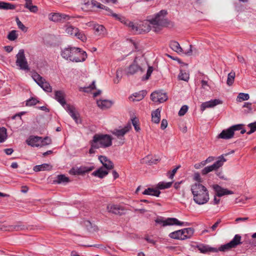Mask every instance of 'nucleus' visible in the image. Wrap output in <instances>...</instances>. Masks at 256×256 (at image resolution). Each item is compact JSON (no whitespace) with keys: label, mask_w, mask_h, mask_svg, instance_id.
<instances>
[{"label":"nucleus","mask_w":256,"mask_h":256,"mask_svg":"<svg viewBox=\"0 0 256 256\" xmlns=\"http://www.w3.org/2000/svg\"><path fill=\"white\" fill-rule=\"evenodd\" d=\"M166 11L162 10L156 14L154 18L150 20L140 22L137 25H135L134 22L126 20L124 18L116 14L112 13V16L128 26L134 32L140 34L142 32H148L151 28H152L154 32H158L164 28L170 26V22L166 18Z\"/></svg>","instance_id":"obj_1"},{"label":"nucleus","mask_w":256,"mask_h":256,"mask_svg":"<svg viewBox=\"0 0 256 256\" xmlns=\"http://www.w3.org/2000/svg\"><path fill=\"white\" fill-rule=\"evenodd\" d=\"M241 236L239 234H236L230 242L225 244L222 245L219 247L218 250L204 244H198L196 246V248L202 254L216 252L218 250L220 252H226L230 250L233 248H236L238 246L241 244Z\"/></svg>","instance_id":"obj_2"},{"label":"nucleus","mask_w":256,"mask_h":256,"mask_svg":"<svg viewBox=\"0 0 256 256\" xmlns=\"http://www.w3.org/2000/svg\"><path fill=\"white\" fill-rule=\"evenodd\" d=\"M194 202L200 205L207 203L210 200L208 188L202 184L194 183L190 186Z\"/></svg>","instance_id":"obj_3"},{"label":"nucleus","mask_w":256,"mask_h":256,"mask_svg":"<svg viewBox=\"0 0 256 256\" xmlns=\"http://www.w3.org/2000/svg\"><path fill=\"white\" fill-rule=\"evenodd\" d=\"M54 98L56 100L63 108L68 112L72 118L75 120L76 123L80 121V115L76 111L75 107L67 104L66 100V94L64 90H55L54 92Z\"/></svg>","instance_id":"obj_4"},{"label":"nucleus","mask_w":256,"mask_h":256,"mask_svg":"<svg viewBox=\"0 0 256 256\" xmlns=\"http://www.w3.org/2000/svg\"><path fill=\"white\" fill-rule=\"evenodd\" d=\"M112 138L108 134H96L92 140L90 141V148L89 153L93 154L95 153L96 150L100 148H106L112 145Z\"/></svg>","instance_id":"obj_5"},{"label":"nucleus","mask_w":256,"mask_h":256,"mask_svg":"<svg viewBox=\"0 0 256 256\" xmlns=\"http://www.w3.org/2000/svg\"><path fill=\"white\" fill-rule=\"evenodd\" d=\"M157 224L164 227L171 226H188L189 224L187 222H180L176 218H164L162 216H158L155 220Z\"/></svg>","instance_id":"obj_6"},{"label":"nucleus","mask_w":256,"mask_h":256,"mask_svg":"<svg viewBox=\"0 0 256 256\" xmlns=\"http://www.w3.org/2000/svg\"><path fill=\"white\" fill-rule=\"evenodd\" d=\"M26 142L28 145L32 146H44L50 144L52 143L51 139L48 137H46L42 138V137L37 136H30L26 140Z\"/></svg>","instance_id":"obj_7"},{"label":"nucleus","mask_w":256,"mask_h":256,"mask_svg":"<svg viewBox=\"0 0 256 256\" xmlns=\"http://www.w3.org/2000/svg\"><path fill=\"white\" fill-rule=\"evenodd\" d=\"M65 32L69 35L74 36L82 42L86 40V36L84 32L80 30L78 28L75 27L70 24H66L65 26Z\"/></svg>","instance_id":"obj_8"},{"label":"nucleus","mask_w":256,"mask_h":256,"mask_svg":"<svg viewBox=\"0 0 256 256\" xmlns=\"http://www.w3.org/2000/svg\"><path fill=\"white\" fill-rule=\"evenodd\" d=\"M34 80L46 92H51L52 88L48 82L42 76L36 72L32 74V76Z\"/></svg>","instance_id":"obj_9"},{"label":"nucleus","mask_w":256,"mask_h":256,"mask_svg":"<svg viewBox=\"0 0 256 256\" xmlns=\"http://www.w3.org/2000/svg\"><path fill=\"white\" fill-rule=\"evenodd\" d=\"M226 159L222 155L220 156L218 158V160H216L213 164L206 166L202 170V174L206 175L213 170H217L223 166L224 162H226Z\"/></svg>","instance_id":"obj_10"},{"label":"nucleus","mask_w":256,"mask_h":256,"mask_svg":"<svg viewBox=\"0 0 256 256\" xmlns=\"http://www.w3.org/2000/svg\"><path fill=\"white\" fill-rule=\"evenodd\" d=\"M87 57L85 52L78 48H73V52L71 55L70 60L74 62L84 61Z\"/></svg>","instance_id":"obj_11"},{"label":"nucleus","mask_w":256,"mask_h":256,"mask_svg":"<svg viewBox=\"0 0 256 256\" xmlns=\"http://www.w3.org/2000/svg\"><path fill=\"white\" fill-rule=\"evenodd\" d=\"M189 48L188 50H185L182 48L179 43L176 41H172L170 44V47L174 52L178 54H184L188 56H190L192 54V46L188 44Z\"/></svg>","instance_id":"obj_12"},{"label":"nucleus","mask_w":256,"mask_h":256,"mask_svg":"<svg viewBox=\"0 0 256 256\" xmlns=\"http://www.w3.org/2000/svg\"><path fill=\"white\" fill-rule=\"evenodd\" d=\"M16 64L20 66V69L28 70L29 69L26 59L24 56V50H20L16 54Z\"/></svg>","instance_id":"obj_13"},{"label":"nucleus","mask_w":256,"mask_h":256,"mask_svg":"<svg viewBox=\"0 0 256 256\" xmlns=\"http://www.w3.org/2000/svg\"><path fill=\"white\" fill-rule=\"evenodd\" d=\"M106 6L98 2L96 0H90L88 2L84 4V6H82V9L84 11H92L94 9H104Z\"/></svg>","instance_id":"obj_14"},{"label":"nucleus","mask_w":256,"mask_h":256,"mask_svg":"<svg viewBox=\"0 0 256 256\" xmlns=\"http://www.w3.org/2000/svg\"><path fill=\"white\" fill-rule=\"evenodd\" d=\"M242 126L240 124L233 126L228 129L223 130L218 137L223 139L230 138L234 136L235 130H240Z\"/></svg>","instance_id":"obj_15"},{"label":"nucleus","mask_w":256,"mask_h":256,"mask_svg":"<svg viewBox=\"0 0 256 256\" xmlns=\"http://www.w3.org/2000/svg\"><path fill=\"white\" fill-rule=\"evenodd\" d=\"M140 60V58H136L133 63L126 69L127 74H133L138 71H144V68L138 64Z\"/></svg>","instance_id":"obj_16"},{"label":"nucleus","mask_w":256,"mask_h":256,"mask_svg":"<svg viewBox=\"0 0 256 256\" xmlns=\"http://www.w3.org/2000/svg\"><path fill=\"white\" fill-rule=\"evenodd\" d=\"M150 98L154 102L162 103L168 99V96L166 93L161 91H156L151 94Z\"/></svg>","instance_id":"obj_17"},{"label":"nucleus","mask_w":256,"mask_h":256,"mask_svg":"<svg viewBox=\"0 0 256 256\" xmlns=\"http://www.w3.org/2000/svg\"><path fill=\"white\" fill-rule=\"evenodd\" d=\"M94 166H82L80 168H72L69 173L72 175H82L85 173L88 172L94 169Z\"/></svg>","instance_id":"obj_18"},{"label":"nucleus","mask_w":256,"mask_h":256,"mask_svg":"<svg viewBox=\"0 0 256 256\" xmlns=\"http://www.w3.org/2000/svg\"><path fill=\"white\" fill-rule=\"evenodd\" d=\"M108 210L114 214H122L126 210L125 207L122 204H109L107 206Z\"/></svg>","instance_id":"obj_19"},{"label":"nucleus","mask_w":256,"mask_h":256,"mask_svg":"<svg viewBox=\"0 0 256 256\" xmlns=\"http://www.w3.org/2000/svg\"><path fill=\"white\" fill-rule=\"evenodd\" d=\"M48 18L50 20L54 22H64V20H69L70 16L65 14L54 12L48 15Z\"/></svg>","instance_id":"obj_20"},{"label":"nucleus","mask_w":256,"mask_h":256,"mask_svg":"<svg viewBox=\"0 0 256 256\" xmlns=\"http://www.w3.org/2000/svg\"><path fill=\"white\" fill-rule=\"evenodd\" d=\"M131 128V124H128L126 126L122 128L114 129L112 132L118 138L122 139L124 134L128 132Z\"/></svg>","instance_id":"obj_21"},{"label":"nucleus","mask_w":256,"mask_h":256,"mask_svg":"<svg viewBox=\"0 0 256 256\" xmlns=\"http://www.w3.org/2000/svg\"><path fill=\"white\" fill-rule=\"evenodd\" d=\"M212 188L214 190L216 196L218 197L222 196L225 195L232 194L234 192L226 188H224L218 184H214Z\"/></svg>","instance_id":"obj_22"},{"label":"nucleus","mask_w":256,"mask_h":256,"mask_svg":"<svg viewBox=\"0 0 256 256\" xmlns=\"http://www.w3.org/2000/svg\"><path fill=\"white\" fill-rule=\"evenodd\" d=\"M222 101L219 99H214L208 102H203L201 104L200 109L202 111H204L206 108H212L214 107L215 106L222 104Z\"/></svg>","instance_id":"obj_23"},{"label":"nucleus","mask_w":256,"mask_h":256,"mask_svg":"<svg viewBox=\"0 0 256 256\" xmlns=\"http://www.w3.org/2000/svg\"><path fill=\"white\" fill-rule=\"evenodd\" d=\"M98 159L103 165V167L106 170H111L113 168L114 165L111 161H110L106 156H100L98 157Z\"/></svg>","instance_id":"obj_24"},{"label":"nucleus","mask_w":256,"mask_h":256,"mask_svg":"<svg viewBox=\"0 0 256 256\" xmlns=\"http://www.w3.org/2000/svg\"><path fill=\"white\" fill-rule=\"evenodd\" d=\"M146 94V90H141L138 92L134 94L132 96H130L128 98L130 101H140L142 100Z\"/></svg>","instance_id":"obj_25"},{"label":"nucleus","mask_w":256,"mask_h":256,"mask_svg":"<svg viewBox=\"0 0 256 256\" xmlns=\"http://www.w3.org/2000/svg\"><path fill=\"white\" fill-rule=\"evenodd\" d=\"M94 34L99 37H103L106 34V29L102 25L96 24L94 26Z\"/></svg>","instance_id":"obj_26"},{"label":"nucleus","mask_w":256,"mask_h":256,"mask_svg":"<svg viewBox=\"0 0 256 256\" xmlns=\"http://www.w3.org/2000/svg\"><path fill=\"white\" fill-rule=\"evenodd\" d=\"M98 106L102 110L110 108L112 106L111 101L106 100H97Z\"/></svg>","instance_id":"obj_27"},{"label":"nucleus","mask_w":256,"mask_h":256,"mask_svg":"<svg viewBox=\"0 0 256 256\" xmlns=\"http://www.w3.org/2000/svg\"><path fill=\"white\" fill-rule=\"evenodd\" d=\"M160 192L157 188L156 186L155 188H148L146 189L143 192L142 194L145 195H150L152 196H159Z\"/></svg>","instance_id":"obj_28"},{"label":"nucleus","mask_w":256,"mask_h":256,"mask_svg":"<svg viewBox=\"0 0 256 256\" xmlns=\"http://www.w3.org/2000/svg\"><path fill=\"white\" fill-rule=\"evenodd\" d=\"M108 173V170H106L104 167H101L98 168L92 174L94 176L102 178L106 176Z\"/></svg>","instance_id":"obj_29"},{"label":"nucleus","mask_w":256,"mask_h":256,"mask_svg":"<svg viewBox=\"0 0 256 256\" xmlns=\"http://www.w3.org/2000/svg\"><path fill=\"white\" fill-rule=\"evenodd\" d=\"M160 108H157L155 110L152 112V121L155 124H158L160 120Z\"/></svg>","instance_id":"obj_30"},{"label":"nucleus","mask_w":256,"mask_h":256,"mask_svg":"<svg viewBox=\"0 0 256 256\" xmlns=\"http://www.w3.org/2000/svg\"><path fill=\"white\" fill-rule=\"evenodd\" d=\"M184 240L190 238L194 234V229L192 228H188L182 229Z\"/></svg>","instance_id":"obj_31"},{"label":"nucleus","mask_w":256,"mask_h":256,"mask_svg":"<svg viewBox=\"0 0 256 256\" xmlns=\"http://www.w3.org/2000/svg\"><path fill=\"white\" fill-rule=\"evenodd\" d=\"M182 233V229L173 232H170L168 234V236L172 239L178 240H184L183 234Z\"/></svg>","instance_id":"obj_32"},{"label":"nucleus","mask_w":256,"mask_h":256,"mask_svg":"<svg viewBox=\"0 0 256 256\" xmlns=\"http://www.w3.org/2000/svg\"><path fill=\"white\" fill-rule=\"evenodd\" d=\"M73 48L68 47L63 50L62 52V56L64 58L70 60L71 55L73 52Z\"/></svg>","instance_id":"obj_33"},{"label":"nucleus","mask_w":256,"mask_h":256,"mask_svg":"<svg viewBox=\"0 0 256 256\" xmlns=\"http://www.w3.org/2000/svg\"><path fill=\"white\" fill-rule=\"evenodd\" d=\"M52 168V166L47 164H44L41 165H38L34 168V170L35 172H40L44 170H50Z\"/></svg>","instance_id":"obj_34"},{"label":"nucleus","mask_w":256,"mask_h":256,"mask_svg":"<svg viewBox=\"0 0 256 256\" xmlns=\"http://www.w3.org/2000/svg\"><path fill=\"white\" fill-rule=\"evenodd\" d=\"M70 180L64 174L58 175L56 179L54 182L56 184H66L70 182Z\"/></svg>","instance_id":"obj_35"},{"label":"nucleus","mask_w":256,"mask_h":256,"mask_svg":"<svg viewBox=\"0 0 256 256\" xmlns=\"http://www.w3.org/2000/svg\"><path fill=\"white\" fill-rule=\"evenodd\" d=\"M172 182H161L158 183V184L156 185V188L158 189V190H164L166 188H170L172 186Z\"/></svg>","instance_id":"obj_36"},{"label":"nucleus","mask_w":256,"mask_h":256,"mask_svg":"<svg viewBox=\"0 0 256 256\" xmlns=\"http://www.w3.org/2000/svg\"><path fill=\"white\" fill-rule=\"evenodd\" d=\"M96 88L95 82H93L88 86L80 87L79 88V90L84 92H90L96 90Z\"/></svg>","instance_id":"obj_37"},{"label":"nucleus","mask_w":256,"mask_h":256,"mask_svg":"<svg viewBox=\"0 0 256 256\" xmlns=\"http://www.w3.org/2000/svg\"><path fill=\"white\" fill-rule=\"evenodd\" d=\"M15 6L11 4L0 1V9L2 10H14Z\"/></svg>","instance_id":"obj_38"},{"label":"nucleus","mask_w":256,"mask_h":256,"mask_svg":"<svg viewBox=\"0 0 256 256\" xmlns=\"http://www.w3.org/2000/svg\"><path fill=\"white\" fill-rule=\"evenodd\" d=\"M178 78L180 80L188 82L189 80V73L186 70H180Z\"/></svg>","instance_id":"obj_39"},{"label":"nucleus","mask_w":256,"mask_h":256,"mask_svg":"<svg viewBox=\"0 0 256 256\" xmlns=\"http://www.w3.org/2000/svg\"><path fill=\"white\" fill-rule=\"evenodd\" d=\"M6 138V129L4 127L0 128V143L4 142Z\"/></svg>","instance_id":"obj_40"},{"label":"nucleus","mask_w":256,"mask_h":256,"mask_svg":"<svg viewBox=\"0 0 256 256\" xmlns=\"http://www.w3.org/2000/svg\"><path fill=\"white\" fill-rule=\"evenodd\" d=\"M18 34L16 30H12L10 31L8 36L7 38L11 41H14L18 38Z\"/></svg>","instance_id":"obj_41"},{"label":"nucleus","mask_w":256,"mask_h":256,"mask_svg":"<svg viewBox=\"0 0 256 256\" xmlns=\"http://www.w3.org/2000/svg\"><path fill=\"white\" fill-rule=\"evenodd\" d=\"M235 76V72L233 71H232L230 72L228 74L226 80V84L230 86L233 84Z\"/></svg>","instance_id":"obj_42"},{"label":"nucleus","mask_w":256,"mask_h":256,"mask_svg":"<svg viewBox=\"0 0 256 256\" xmlns=\"http://www.w3.org/2000/svg\"><path fill=\"white\" fill-rule=\"evenodd\" d=\"M132 122L136 132H139L140 130L139 119L136 117L132 118Z\"/></svg>","instance_id":"obj_43"},{"label":"nucleus","mask_w":256,"mask_h":256,"mask_svg":"<svg viewBox=\"0 0 256 256\" xmlns=\"http://www.w3.org/2000/svg\"><path fill=\"white\" fill-rule=\"evenodd\" d=\"M250 98V96L248 94L240 93L237 98L236 101L238 102H242L244 100H248Z\"/></svg>","instance_id":"obj_44"},{"label":"nucleus","mask_w":256,"mask_h":256,"mask_svg":"<svg viewBox=\"0 0 256 256\" xmlns=\"http://www.w3.org/2000/svg\"><path fill=\"white\" fill-rule=\"evenodd\" d=\"M24 7L30 10V12L36 13L38 11V8L36 6L32 4V2L29 3L25 4Z\"/></svg>","instance_id":"obj_45"},{"label":"nucleus","mask_w":256,"mask_h":256,"mask_svg":"<svg viewBox=\"0 0 256 256\" xmlns=\"http://www.w3.org/2000/svg\"><path fill=\"white\" fill-rule=\"evenodd\" d=\"M24 228V226H22L20 224H18L16 225L10 226L6 230L9 231L12 230H20Z\"/></svg>","instance_id":"obj_46"},{"label":"nucleus","mask_w":256,"mask_h":256,"mask_svg":"<svg viewBox=\"0 0 256 256\" xmlns=\"http://www.w3.org/2000/svg\"><path fill=\"white\" fill-rule=\"evenodd\" d=\"M16 22L18 28L24 32H26L28 30V28L24 26V25L20 21L18 18H16Z\"/></svg>","instance_id":"obj_47"},{"label":"nucleus","mask_w":256,"mask_h":256,"mask_svg":"<svg viewBox=\"0 0 256 256\" xmlns=\"http://www.w3.org/2000/svg\"><path fill=\"white\" fill-rule=\"evenodd\" d=\"M122 76V68H119L117 70L116 72V78L114 80V83H118Z\"/></svg>","instance_id":"obj_48"},{"label":"nucleus","mask_w":256,"mask_h":256,"mask_svg":"<svg viewBox=\"0 0 256 256\" xmlns=\"http://www.w3.org/2000/svg\"><path fill=\"white\" fill-rule=\"evenodd\" d=\"M194 180L196 181L194 183H199L202 184V178L200 176V175L198 172H196L194 174L193 177Z\"/></svg>","instance_id":"obj_49"},{"label":"nucleus","mask_w":256,"mask_h":256,"mask_svg":"<svg viewBox=\"0 0 256 256\" xmlns=\"http://www.w3.org/2000/svg\"><path fill=\"white\" fill-rule=\"evenodd\" d=\"M38 101L34 98H32L26 102V105L28 106L36 105Z\"/></svg>","instance_id":"obj_50"},{"label":"nucleus","mask_w":256,"mask_h":256,"mask_svg":"<svg viewBox=\"0 0 256 256\" xmlns=\"http://www.w3.org/2000/svg\"><path fill=\"white\" fill-rule=\"evenodd\" d=\"M188 107L186 106H183L178 112V114L180 116H184L188 111Z\"/></svg>","instance_id":"obj_51"},{"label":"nucleus","mask_w":256,"mask_h":256,"mask_svg":"<svg viewBox=\"0 0 256 256\" xmlns=\"http://www.w3.org/2000/svg\"><path fill=\"white\" fill-rule=\"evenodd\" d=\"M248 126L250 128V130L248 132V134H252L256 130V122L250 124L248 125Z\"/></svg>","instance_id":"obj_52"},{"label":"nucleus","mask_w":256,"mask_h":256,"mask_svg":"<svg viewBox=\"0 0 256 256\" xmlns=\"http://www.w3.org/2000/svg\"><path fill=\"white\" fill-rule=\"evenodd\" d=\"M179 168H180V166L174 168V170H172V172H170L168 173V176L169 178H170V179L173 178L174 174L176 172H177Z\"/></svg>","instance_id":"obj_53"},{"label":"nucleus","mask_w":256,"mask_h":256,"mask_svg":"<svg viewBox=\"0 0 256 256\" xmlns=\"http://www.w3.org/2000/svg\"><path fill=\"white\" fill-rule=\"evenodd\" d=\"M243 108H248V112L251 111L252 109V104L250 102H245L243 106Z\"/></svg>","instance_id":"obj_54"},{"label":"nucleus","mask_w":256,"mask_h":256,"mask_svg":"<svg viewBox=\"0 0 256 256\" xmlns=\"http://www.w3.org/2000/svg\"><path fill=\"white\" fill-rule=\"evenodd\" d=\"M168 126V122L166 119H163L161 122L160 128L164 130Z\"/></svg>","instance_id":"obj_55"},{"label":"nucleus","mask_w":256,"mask_h":256,"mask_svg":"<svg viewBox=\"0 0 256 256\" xmlns=\"http://www.w3.org/2000/svg\"><path fill=\"white\" fill-rule=\"evenodd\" d=\"M153 71L152 67L148 66V70L146 72V79H148Z\"/></svg>","instance_id":"obj_56"},{"label":"nucleus","mask_w":256,"mask_h":256,"mask_svg":"<svg viewBox=\"0 0 256 256\" xmlns=\"http://www.w3.org/2000/svg\"><path fill=\"white\" fill-rule=\"evenodd\" d=\"M202 86L204 89H206L208 87V82L206 80H202L201 82Z\"/></svg>","instance_id":"obj_57"},{"label":"nucleus","mask_w":256,"mask_h":256,"mask_svg":"<svg viewBox=\"0 0 256 256\" xmlns=\"http://www.w3.org/2000/svg\"><path fill=\"white\" fill-rule=\"evenodd\" d=\"M214 160H215V157L210 156L208 157L205 160H206V164H208V163H210V162H213Z\"/></svg>","instance_id":"obj_58"},{"label":"nucleus","mask_w":256,"mask_h":256,"mask_svg":"<svg viewBox=\"0 0 256 256\" xmlns=\"http://www.w3.org/2000/svg\"><path fill=\"white\" fill-rule=\"evenodd\" d=\"M217 196H216H216H214V200H213V204H218L220 202V198H217Z\"/></svg>","instance_id":"obj_59"},{"label":"nucleus","mask_w":256,"mask_h":256,"mask_svg":"<svg viewBox=\"0 0 256 256\" xmlns=\"http://www.w3.org/2000/svg\"><path fill=\"white\" fill-rule=\"evenodd\" d=\"M4 49L6 52H10L12 50L13 47H12V46H4Z\"/></svg>","instance_id":"obj_60"},{"label":"nucleus","mask_w":256,"mask_h":256,"mask_svg":"<svg viewBox=\"0 0 256 256\" xmlns=\"http://www.w3.org/2000/svg\"><path fill=\"white\" fill-rule=\"evenodd\" d=\"M28 190V188L26 186H24L21 187V192L24 193H26Z\"/></svg>","instance_id":"obj_61"},{"label":"nucleus","mask_w":256,"mask_h":256,"mask_svg":"<svg viewBox=\"0 0 256 256\" xmlns=\"http://www.w3.org/2000/svg\"><path fill=\"white\" fill-rule=\"evenodd\" d=\"M4 152L7 154L10 155L12 153L13 150L12 148H6L4 150Z\"/></svg>","instance_id":"obj_62"},{"label":"nucleus","mask_w":256,"mask_h":256,"mask_svg":"<svg viewBox=\"0 0 256 256\" xmlns=\"http://www.w3.org/2000/svg\"><path fill=\"white\" fill-rule=\"evenodd\" d=\"M248 220V218H236V222H239L240 221H246Z\"/></svg>","instance_id":"obj_63"},{"label":"nucleus","mask_w":256,"mask_h":256,"mask_svg":"<svg viewBox=\"0 0 256 256\" xmlns=\"http://www.w3.org/2000/svg\"><path fill=\"white\" fill-rule=\"evenodd\" d=\"M100 92H101V91L100 90H97L96 92H93V96L94 98L97 96H98L99 94H100Z\"/></svg>","instance_id":"obj_64"}]
</instances>
